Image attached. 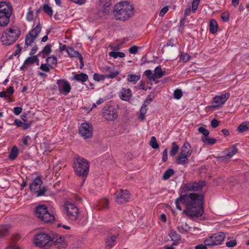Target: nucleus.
<instances>
[{"label":"nucleus","instance_id":"nucleus-22","mask_svg":"<svg viewBox=\"0 0 249 249\" xmlns=\"http://www.w3.org/2000/svg\"><path fill=\"white\" fill-rule=\"evenodd\" d=\"M237 152V149L235 145H232L227 149L225 155V159H230L233 157Z\"/></svg>","mask_w":249,"mask_h":249},{"label":"nucleus","instance_id":"nucleus-38","mask_svg":"<svg viewBox=\"0 0 249 249\" xmlns=\"http://www.w3.org/2000/svg\"><path fill=\"white\" fill-rule=\"evenodd\" d=\"M116 237L114 236H112L109 238L107 239L106 241V245L107 246L111 248L113 246H114L116 244L115 241Z\"/></svg>","mask_w":249,"mask_h":249},{"label":"nucleus","instance_id":"nucleus-59","mask_svg":"<svg viewBox=\"0 0 249 249\" xmlns=\"http://www.w3.org/2000/svg\"><path fill=\"white\" fill-rule=\"evenodd\" d=\"M7 94L8 97H10L14 92V88L12 86H10L5 91Z\"/></svg>","mask_w":249,"mask_h":249},{"label":"nucleus","instance_id":"nucleus-53","mask_svg":"<svg viewBox=\"0 0 249 249\" xmlns=\"http://www.w3.org/2000/svg\"><path fill=\"white\" fill-rule=\"evenodd\" d=\"M169 10V6H166L164 7H163L161 10H160V17H163L168 11Z\"/></svg>","mask_w":249,"mask_h":249},{"label":"nucleus","instance_id":"nucleus-47","mask_svg":"<svg viewBox=\"0 0 249 249\" xmlns=\"http://www.w3.org/2000/svg\"><path fill=\"white\" fill-rule=\"evenodd\" d=\"M169 235L173 241H178L180 240L179 235H178L175 231H171Z\"/></svg>","mask_w":249,"mask_h":249},{"label":"nucleus","instance_id":"nucleus-43","mask_svg":"<svg viewBox=\"0 0 249 249\" xmlns=\"http://www.w3.org/2000/svg\"><path fill=\"white\" fill-rule=\"evenodd\" d=\"M47 62L49 65H51L53 67L56 65L57 59L54 56H50L47 58Z\"/></svg>","mask_w":249,"mask_h":249},{"label":"nucleus","instance_id":"nucleus-42","mask_svg":"<svg viewBox=\"0 0 249 249\" xmlns=\"http://www.w3.org/2000/svg\"><path fill=\"white\" fill-rule=\"evenodd\" d=\"M144 74L147 77L150 81H155V79L154 73H152V71L147 70L144 72Z\"/></svg>","mask_w":249,"mask_h":249},{"label":"nucleus","instance_id":"nucleus-39","mask_svg":"<svg viewBox=\"0 0 249 249\" xmlns=\"http://www.w3.org/2000/svg\"><path fill=\"white\" fill-rule=\"evenodd\" d=\"M34 12L31 7L28 8V12L26 16V20L28 21H32L34 19Z\"/></svg>","mask_w":249,"mask_h":249},{"label":"nucleus","instance_id":"nucleus-19","mask_svg":"<svg viewBox=\"0 0 249 249\" xmlns=\"http://www.w3.org/2000/svg\"><path fill=\"white\" fill-rule=\"evenodd\" d=\"M119 95L122 100L129 101L132 96L131 90L128 88H123L121 89Z\"/></svg>","mask_w":249,"mask_h":249},{"label":"nucleus","instance_id":"nucleus-25","mask_svg":"<svg viewBox=\"0 0 249 249\" xmlns=\"http://www.w3.org/2000/svg\"><path fill=\"white\" fill-rule=\"evenodd\" d=\"M218 24L217 21L213 19H211L209 23L210 32L213 34H215L217 31Z\"/></svg>","mask_w":249,"mask_h":249},{"label":"nucleus","instance_id":"nucleus-44","mask_svg":"<svg viewBox=\"0 0 249 249\" xmlns=\"http://www.w3.org/2000/svg\"><path fill=\"white\" fill-rule=\"evenodd\" d=\"M99 205L101 209H105L107 208L108 206V200L106 198L101 200L99 202Z\"/></svg>","mask_w":249,"mask_h":249},{"label":"nucleus","instance_id":"nucleus-48","mask_svg":"<svg viewBox=\"0 0 249 249\" xmlns=\"http://www.w3.org/2000/svg\"><path fill=\"white\" fill-rule=\"evenodd\" d=\"M52 51L51 46V45H47L42 50V53L48 55Z\"/></svg>","mask_w":249,"mask_h":249},{"label":"nucleus","instance_id":"nucleus-8","mask_svg":"<svg viewBox=\"0 0 249 249\" xmlns=\"http://www.w3.org/2000/svg\"><path fill=\"white\" fill-rule=\"evenodd\" d=\"M226 237L224 232H219L208 236L203 243L208 247H212L221 245Z\"/></svg>","mask_w":249,"mask_h":249},{"label":"nucleus","instance_id":"nucleus-56","mask_svg":"<svg viewBox=\"0 0 249 249\" xmlns=\"http://www.w3.org/2000/svg\"><path fill=\"white\" fill-rule=\"evenodd\" d=\"M40 69L45 72H49L50 71L49 66L46 64H42L40 66Z\"/></svg>","mask_w":249,"mask_h":249},{"label":"nucleus","instance_id":"nucleus-28","mask_svg":"<svg viewBox=\"0 0 249 249\" xmlns=\"http://www.w3.org/2000/svg\"><path fill=\"white\" fill-rule=\"evenodd\" d=\"M164 74V72L162 70L160 66H158L155 68L154 73L155 79L161 78Z\"/></svg>","mask_w":249,"mask_h":249},{"label":"nucleus","instance_id":"nucleus-61","mask_svg":"<svg viewBox=\"0 0 249 249\" xmlns=\"http://www.w3.org/2000/svg\"><path fill=\"white\" fill-rule=\"evenodd\" d=\"M219 122L215 119H213L211 121V126L213 128H216L219 125Z\"/></svg>","mask_w":249,"mask_h":249},{"label":"nucleus","instance_id":"nucleus-54","mask_svg":"<svg viewBox=\"0 0 249 249\" xmlns=\"http://www.w3.org/2000/svg\"><path fill=\"white\" fill-rule=\"evenodd\" d=\"M22 111V108L21 107H15L13 108V112L16 115H18L21 113Z\"/></svg>","mask_w":249,"mask_h":249},{"label":"nucleus","instance_id":"nucleus-45","mask_svg":"<svg viewBox=\"0 0 249 249\" xmlns=\"http://www.w3.org/2000/svg\"><path fill=\"white\" fill-rule=\"evenodd\" d=\"M173 96L175 99L179 100L182 96V92L180 89H176L174 90Z\"/></svg>","mask_w":249,"mask_h":249},{"label":"nucleus","instance_id":"nucleus-35","mask_svg":"<svg viewBox=\"0 0 249 249\" xmlns=\"http://www.w3.org/2000/svg\"><path fill=\"white\" fill-rule=\"evenodd\" d=\"M174 174V171L172 169H169L165 171L164 173L162 178L164 180L169 179Z\"/></svg>","mask_w":249,"mask_h":249},{"label":"nucleus","instance_id":"nucleus-58","mask_svg":"<svg viewBox=\"0 0 249 249\" xmlns=\"http://www.w3.org/2000/svg\"><path fill=\"white\" fill-rule=\"evenodd\" d=\"M129 52L131 54H136L138 51V47L135 46H132L129 49Z\"/></svg>","mask_w":249,"mask_h":249},{"label":"nucleus","instance_id":"nucleus-57","mask_svg":"<svg viewBox=\"0 0 249 249\" xmlns=\"http://www.w3.org/2000/svg\"><path fill=\"white\" fill-rule=\"evenodd\" d=\"M221 18L224 21H228L229 19V14L228 12H224L221 15Z\"/></svg>","mask_w":249,"mask_h":249},{"label":"nucleus","instance_id":"nucleus-14","mask_svg":"<svg viewBox=\"0 0 249 249\" xmlns=\"http://www.w3.org/2000/svg\"><path fill=\"white\" fill-rule=\"evenodd\" d=\"M103 116L106 120L109 121H115L118 117L116 109L112 106L105 107L103 108Z\"/></svg>","mask_w":249,"mask_h":249},{"label":"nucleus","instance_id":"nucleus-20","mask_svg":"<svg viewBox=\"0 0 249 249\" xmlns=\"http://www.w3.org/2000/svg\"><path fill=\"white\" fill-rule=\"evenodd\" d=\"M66 52L70 57H77L80 62L83 63V57L82 55L78 52L71 47H68L66 49ZM83 65V64H82Z\"/></svg>","mask_w":249,"mask_h":249},{"label":"nucleus","instance_id":"nucleus-34","mask_svg":"<svg viewBox=\"0 0 249 249\" xmlns=\"http://www.w3.org/2000/svg\"><path fill=\"white\" fill-rule=\"evenodd\" d=\"M42 9L44 12L49 16H52L53 14V11L52 8L48 4H45L42 6Z\"/></svg>","mask_w":249,"mask_h":249},{"label":"nucleus","instance_id":"nucleus-23","mask_svg":"<svg viewBox=\"0 0 249 249\" xmlns=\"http://www.w3.org/2000/svg\"><path fill=\"white\" fill-rule=\"evenodd\" d=\"M188 155L186 156L183 154H179L176 158L177 163L178 164L183 165L188 162Z\"/></svg>","mask_w":249,"mask_h":249},{"label":"nucleus","instance_id":"nucleus-51","mask_svg":"<svg viewBox=\"0 0 249 249\" xmlns=\"http://www.w3.org/2000/svg\"><path fill=\"white\" fill-rule=\"evenodd\" d=\"M109 7L108 6H107L106 7H104L103 11H102V13H101L99 15V17L100 18H102V17H104L107 15H108V14L109 13Z\"/></svg>","mask_w":249,"mask_h":249},{"label":"nucleus","instance_id":"nucleus-24","mask_svg":"<svg viewBox=\"0 0 249 249\" xmlns=\"http://www.w3.org/2000/svg\"><path fill=\"white\" fill-rule=\"evenodd\" d=\"M72 79L83 83L87 81L88 79V76L87 74L84 73L75 74L73 76Z\"/></svg>","mask_w":249,"mask_h":249},{"label":"nucleus","instance_id":"nucleus-36","mask_svg":"<svg viewBox=\"0 0 249 249\" xmlns=\"http://www.w3.org/2000/svg\"><path fill=\"white\" fill-rule=\"evenodd\" d=\"M8 226L2 225L0 226V238L3 237L7 235L8 232Z\"/></svg>","mask_w":249,"mask_h":249},{"label":"nucleus","instance_id":"nucleus-29","mask_svg":"<svg viewBox=\"0 0 249 249\" xmlns=\"http://www.w3.org/2000/svg\"><path fill=\"white\" fill-rule=\"evenodd\" d=\"M249 129V122L245 121L242 123L238 127L237 130L240 133H243Z\"/></svg>","mask_w":249,"mask_h":249},{"label":"nucleus","instance_id":"nucleus-52","mask_svg":"<svg viewBox=\"0 0 249 249\" xmlns=\"http://www.w3.org/2000/svg\"><path fill=\"white\" fill-rule=\"evenodd\" d=\"M191 146L189 143L187 142H185L181 147L180 150H191L190 149Z\"/></svg>","mask_w":249,"mask_h":249},{"label":"nucleus","instance_id":"nucleus-1","mask_svg":"<svg viewBox=\"0 0 249 249\" xmlns=\"http://www.w3.org/2000/svg\"><path fill=\"white\" fill-rule=\"evenodd\" d=\"M203 198L202 193L181 194L180 197L176 200L175 204L177 208L180 211L181 207L179 203H182L186 206L185 213L187 215L191 217H197L201 216L204 213Z\"/></svg>","mask_w":249,"mask_h":249},{"label":"nucleus","instance_id":"nucleus-3","mask_svg":"<svg viewBox=\"0 0 249 249\" xmlns=\"http://www.w3.org/2000/svg\"><path fill=\"white\" fill-rule=\"evenodd\" d=\"M20 35V31L18 27L13 26L4 31L2 34L0 40L3 45H11L16 42Z\"/></svg>","mask_w":249,"mask_h":249},{"label":"nucleus","instance_id":"nucleus-33","mask_svg":"<svg viewBox=\"0 0 249 249\" xmlns=\"http://www.w3.org/2000/svg\"><path fill=\"white\" fill-rule=\"evenodd\" d=\"M172 145V146L170 152V154L171 156H174L177 154L179 150V146L175 142H173Z\"/></svg>","mask_w":249,"mask_h":249},{"label":"nucleus","instance_id":"nucleus-9","mask_svg":"<svg viewBox=\"0 0 249 249\" xmlns=\"http://www.w3.org/2000/svg\"><path fill=\"white\" fill-rule=\"evenodd\" d=\"M205 185V182L204 181H200L198 182H192L188 183L181 187V193L200 191Z\"/></svg>","mask_w":249,"mask_h":249},{"label":"nucleus","instance_id":"nucleus-15","mask_svg":"<svg viewBox=\"0 0 249 249\" xmlns=\"http://www.w3.org/2000/svg\"><path fill=\"white\" fill-rule=\"evenodd\" d=\"M115 196L116 202L120 204L128 202L130 198L129 192L127 190H117Z\"/></svg>","mask_w":249,"mask_h":249},{"label":"nucleus","instance_id":"nucleus-5","mask_svg":"<svg viewBox=\"0 0 249 249\" xmlns=\"http://www.w3.org/2000/svg\"><path fill=\"white\" fill-rule=\"evenodd\" d=\"M12 11V7L5 2H0V26L8 24Z\"/></svg>","mask_w":249,"mask_h":249},{"label":"nucleus","instance_id":"nucleus-55","mask_svg":"<svg viewBox=\"0 0 249 249\" xmlns=\"http://www.w3.org/2000/svg\"><path fill=\"white\" fill-rule=\"evenodd\" d=\"M167 153H168V150H167V149L166 148L163 151L162 155V160L164 162H166L167 160V159H168Z\"/></svg>","mask_w":249,"mask_h":249},{"label":"nucleus","instance_id":"nucleus-10","mask_svg":"<svg viewBox=\"0 0 249 249\" xmlns=\"http://www.w3.org/2000/svg\"><path fill=\"white\" fill-rule=\"evenodd\" d=\"M64 209L68 218L72 220H75L78 214V209L74 204L66 202L64 204Z\"/></svg>","mask_w":249,"mask_h":249},{"label":"nucleus","instance_id":"nucleus-4","mask_svg":"<svg viewBox=\"0 0 249 249\" xmlns=\"http://www.w3.org/2000/svg\"><path fill=\"white\" fill-rule=\"evenodd\" d=\"M35 214L44 223H51L54 220L53 213L50 212L47 207L44 204L38 205L36 207Z\"/></svg>","mask_w":249,"mask_h":249},{"label":"nucleus","instance_id":"nucleus-32","mask_svg":"<svg viewBox=\"0 0 249 249\" xmlns=\"http://www.w3.org/2000/svg\"><path fill=\"white\" fill-rule=\"evenodd\" d=\"M108 55L109 56L113 57L114 59H116L118 57L124 58L125 57V53L123 52H118L115 51H112L109 53Z\"/></svg>","mask_w":249,"mask_h":249},{"label":"nucleus","instance_id":"nucleus-40","mask_svg":"<svg viewBox=\"0 0 249 249\" xmlns=\"http://www.w3.org/2000/svg\"><path fill=\"white\" fill-rule=\"evenodd\" d=\"M149 144L154 149H157L159 147V145L157 142V139L154 136H152L151 138Z\"/></svg>","mask_w":249,"mask_h":249},{"label":"nucleus","instance_id":"nucleus-50","mask_svg":"<svg viewBox=\"0 0 249 249\" xmlns=\"http://www.w3.org/2000/svg\"><path fill=\"white\" fill-rule=\"evenodd\" d=\"M200 0H194L192 2V10L194 13H195L197 9L198 4Z\"/></svg>","mask_w":249,"mask_h":249},{"label":"nucleus","instance_id":"nucleus-26","mask_svg":"<svg viewBox=\"0 0 249 249\" xmlns=\"http://www.w3.org/2000/svg\"><path fill=\"white\" fill-rule=\"evenodd\" d=\"M38 61V58L37 55L28 57L24 61L23 66L27 67L34 64L35 62Z\"/></svg>","mask_w":249,"mask_h":249},{"label":"nucleus","instance_id":"nucleus-27","mask_svg":"<svg viewBox=\"0 0 249 249\" xmlns=\"http://www.w3.org/2000/svg\"><path fill=\"white\" fill-rule=\"evenodd\" d=\"M19 154V151L16 146L12 147L11 152L8 156L9 160H15L18 157Z\"/></svg>","mask_w":249,"mask_h":249},{"label":"nucleus","instance_id":"nucleus-21","mask_svg":"<svg viewBox=\"0 0 249 249\" xmlns=\"http://www.w3.org/2000/svg\"><path fill=\"white\" fill-rule=\"evenodd\" d=\"M54 245L57 248H65L67 246V243L65 241V238L64 236H60L56 239L54 242Z\"/></svg>","mask_w":249,"mask_h":249},{"label":"nucleus","instance_id":"nucleus-6","mask_svg":"<svg viewBox=\"0 0 249 249\" xmlns=\"http://www.w3.org/2000/svg\"><path fill=\"white\" fill-rule=\"evenodd\" d=\"M75 174L79 176H87L89 171V162L86 159L78 157L74 163Z\"/></svg>","mask_w":249,"mask_h":249},{"label":"nucleus","instance_id":"nucleus-64","mask_svg":"<svg viewBox=\"0 0 249 249\" xmlns=\"http://www.w3.org/2000/svg\"><path fill=\"white\" fill-rule=\"evenodd\" d=\"M14 124L16 125L17 127H22L23 123L18 119H15Z\"/></svg>","mask_w":249,"mask_h":249},{"label":"nucleus","instance_id":"nucleus-12","mask_svg":"<svg viewBox=\"0 0 249 249\" xmlns=\"http://www.w3.org/2000/svg\"><path fill=\"white\" fill-rule=\"evenodd\" d=\"M42 183L41 179L36 177L30 185L31 191L36 193L38 196L44 195L46 191L44 187L41 188Z\"/></svg>","mask_w":249,"mask_h":249},{"label":"nucleus","instance_id":"nucleus-60","mask_svg":"<svg viewBox=\"0 0 249 249\" xmlns=\"http://www.w3.org/2000/svg\"><path fill=\"white\" fill-rule=\"evenodd\" d=\"M30 140L31 138L29 136H26L24 137L22 140L23 144L27 146H29V142L30 141Z\"/></svg>","mask_w":249,"mask_h":249},{"label":"nucleus","instance_id":"nucleus-30","mask_svg":"<svg viewBox=\"0 0 249 249\" xmlns=\"http://www.w3.org/2000/svg\"><path fill=\"white\" fill-rule=\"evenodd\" d=\"M177 229L180 233H184L188 232L191 229V227L187 223H185L184 224H182L181 226H178Z\"/></svg>","mask_w":249,"mask_h":249},{"label":"nucleus","instance_id":"nucleus-41","mask_svg":"<svg viewBox=\"0 0 249 249\" xmlns=\"http://www.w3.org/2000/svg\"><path fill=\"white\" fill-rule=\"evenodd\" d=\"M106 75L95 73L93 75V79L97 82L104 81L106 78Z\"/></svg>","mask_w":249,"mask_h":249},{"label":"nucleus","instance_id":"nucleus-37","mask_svg":"<svg viewBox=\"0 0 249 249\" xmlns=\"http://www.w3.org/2000/svg\"><path fill=\"white\" fill-rule=\"evenodd\" d=\"M120 73V72L117 70L112 69L108 74L106 75L107 78L113 79L117 77Z\"/></svg>","mask_w":249,"mask_h":249},{"label":"nucleus","instance_id":"nucleus-2","mask_svg":"<svg viewBox=\"0 0 249 249\" xmlns=\"http://www.w3.org/2000/svg\"><path fill=\"white\" fill-rule=\"evenodd\" d=\"M134 6L130 2L122 1L116 3L113 8V13L116 20L125 21L134 15Z\"/></svg>","mask_w":249,"mask_h":249},{"label":"nucleus","instance_id":"nucleus-16","mask_svg":"<svg viewBox=\"0 0 249 249\" xmlns=\"http://www.w3.org/2000/svg\"><path fill=\"white\" fill-rule=\"evenodd\" d=\"M230 93L229 92L225 94H220L215 96L213 98L212 107L213 108H217L223 106L227 100L230 98Z\"/></svg>","mask_w":249,"mask_h":249},{"label":"nucleus","instance_id":"nucleus-17","mask_svg":"<svg viewBox=\"0 0 249 249\" xmlns=\"http://www.w3.org/2000/svg\"><path fill=\"white\" fill-rule=\"evenodd\" d=\"M79 132L81 136L84 139H89L92 136V127L89 124L83 123L79 128Z\"/></svg>","mask_w":249,"mask_h":249},{"label":"nucleus","instance_id":"nucleus-63","mask_svg":"<svg viewBox=\"0 0 249 249\" xmlns=\"http://www.w3.org/2000/svg\"><path fill=\"white\" fill-rule=\"evenodd\" d=\"M207 246L208 245H206L204 243L203 244H201L196 246L195 248V249H207Z\"/></svg>","mask_w":249,"mask_h":249},{"label":"nucleus","instance_id":"nucleus-46","mask_svg":"<svg viewBox=\"0 0 249 249\" xmlns=\"http://www.w3.org/2000/svg\"><path fill=\"white\" fill-rule=\"evenodd\" d=\"M191 58V56L187 53H181L179 57L180 61L187 62Z\"/></svg>","mask_w":249,"mask_h":249},{"label":"nucleus","instance_id":"nucleus-13","mask_svg":"<svg viewBox=\"0 0 249 249\" xmlns=\"http://www.w3.org/2000/svg\"><path fill=\"white\" fill-rule=\"evenodd\" d=\"M57 88L60 94L68 95L71 90L70 83L65 79H59L56 82Z\"/></svg>","mask_w":249,"mask_h":249},{"label":"nucleus","instance_id":"nucleus-49","mask_svg":"<svg viewBox=\"0 0 249 249\" xmlns=\"http://www.w3.org/2000/svg\"><path fill=\"white\" fill-rule=\"evenodd\" d=\"M237 244L236 241L234 239L230 240L226 243V246L228 248H233Z\"/></svg>","mask_w":249,"mask_h":249},{"label":"nucleus","instance_id":"nucleus-62","mask_svg":"<svg viewBox=\"0 0 249 249\" xmlns=\"http://www.w3.org/2000/svg\"><path fill=\"white\" fill-rule=\"evenodd\" d=\"M112 69H114V68H112V67H110L108 66H105L103 67L102 70L104 72H108L109 73V72H110L111 70H112Z\"/></svg>","mask_w":249,"mask_h":249},{"label":"nucleus","instance_id":"nucleus-31","mask_svg":"<svg viewBox=\"0 0 249 249\" xmlns=\"http://www.w3.org/2000/svg\"><path fill=\"white\" fill-rule=\"evenodd\" d=\"M140 78L141 76L140 74L135 75L133 74H130L127 76V80L129 82L135 84L140 79Z\"/></svg>","mask_w":249,"mask_h":249},{"label":"nucleus","instance_id":"nucleus-11","mask_svg":"<svg viewBox=\"0 0 249 249\" xmlns=\"http://www.w3.org/2000/svg\"><path fill=\"white\" fill-rule=\"evenodd\" d=\"M41 26L40 24H38L35 28L28 33L26 35L25 40V46L27 48L34 42L36 38L41 32Z\"/></svg>","mask_w":249,"mask_h":249},{"label":"nucleus","instance_id":"nucleus-7","mask_svg":"<svg viewBox=\"0 0 249 249\" xmlns=\"http://www.w3.org/2000/svg\"><path fill=\"white\" fill-rule=\"evenodd\" d=\"M34 243L37 247L50 248L52 245L51 237L45 233H39L34 238Z\"/></svg>","mask_w":249,"mask_h":249},{"label":"nucleus","instance_id":"nucleus-18","mask_svg":"<svg viewBox=\"0 0 249 249\" xmlns=\"http://www.w3.org/2000/svg\"><path fill=\"white\" fill-rule=\"evenodd\" d=\"M198 131L202 134L203 136L201 137V141L206 144L213 145L216 142V140L213 138L208 137L209 135V131L203 127H199L198 128Z\"/></svg>","mask_w":249,"mask_h":249}]
</instances>
